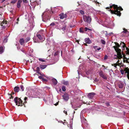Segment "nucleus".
Instances as JSON below:
<instances>
[{
    "label": "nucleus",
    "instance_id": "b1692460",
    "mask_svg": "<svg viewBox=\"0 0 129 129\" xmlns=\"http://www.w3.org/2000/svg\"><path fill=\"white\" fill-rule=\"evenodd\" d=\"M101 43L103 44H105L106 43L103 40H101Z\"/></svg>",
    "mask_w": 129,
    "mask_h": 129
},
{
    "label": "nucleus",
    "instance_id": "a19ab883",
    "mask_svg": "<svg viewBox=\"0 0 129 129\" xmlns=\"http://www.w3.org/2000/svg\"><path fill=\"white\" fill-rule=\"evenodd\" d=\"M37 72L39 74H40L41 75V74L40 72H39V71H37Z\"/></svg>",
    "mask_w": 129,
    "mask_h": 129
},
{
    "label": "nucleus",
    "instance_id": "f257e3e1",
    "mask_svg": "<svg viewBox=\"0 0 129 129\" xmlns=\"http://www.w3.org/2000/svg\"><path fill=\"white\" fill-rule=\"evenodd\" d=\"M112 6L113 7L114 11L111 10V13H112L114 14H117V15L120 16L121 15V13L120 11H118V9L119 10H122L123 9L121 7H118L117 5H113L112 6H110V7L112 8Z\"/></svg>",
    "mask_w": 129,
    "mask_h": 129
},
{
    "label": "nucleus",
    "instance_id": "393cba45",
    "mask_svg": "<svg viewBox=\"0 0 129 129\" xmlns=\"http://www.w3.org/2000/svg\"><path fill=\"white\" fill-rule=\"evenodd\" d=\"M16 2V0H13L11 2V3L12 4H14Z\"/></svg>",
    "mask_w": 129,
    "mask_h": 129
},
{
    "label": "nucleus",
    "instance_id": "8fccbe9b",
    "mask_svg": "<svg viewBox=\"0 0 129 129\" xmlns=\"http://www.w3.org/2000/svg\"><path fill=\"white\" fill-rule=\"evenodd\" d=\"M43 81H46V79H44L43 78V80H42Z\"/></svg>",
    "mask_w": 129,
    "mask_h": 129
},
{
    "label": "nucleus",
    "instance_id": "ea45409f",
    "mask_svg": "<svg viewBox=\"0 0 129 129\" xmlns=\"http://www.w3.org/2000/svg\"><path fill=\"white\" fill-rule=\"evenodd\" d=\"M101 49V48L100 47H99L97 49V50L98 51H99V50H100Z\"/></svg>",
    "mask_w": 129,
    "mask_h": 129
},
{
    "label": "nucleus",
    "instance_id": "473e14b6",
    "mask_svg": "<svg viewBox=\"0 0 129 129\" xmlns=\"http://www.w3.org/2000/svg\"><path fill=\"white\" fill-rule=\"evenodd\" d=\"M7 39L6 38L4 40L3 42H4L6 43L7 42Z\"/></svg>",
    "mask_w": 129,
    "mask_h": 129
},
{
    "label": "nucleus",
    "instance_id": "ddd939ff",
    "mask_svg": "<svg viewBox=\"0 0 129 129\" xmlns=\"http://www.w3.org/2000/svg\"><path fill=\"white\" fill-rule=\"evenodd\" d=\"M14 90L15 92H18L19 90V88L18 87H16L14 88Z\"/></svg>",
    "mask_w": 129,
    "mask_h": 129
},
{
    "label": "nucleus",
    "instance_id": "2eb2a0df",
    "mask_svg": "<svg viewBox=\"0 0 129 129\" xmlns=\"http://www.w3.org/2000/svg\"><path fill=\"white\" fill-rule=\"evenodd\" d=\"M19 42L20 44L21 45L23 44L24 42V40L23 38L21 39L20 40Z\"/></svg>",
    "mask_w": 129,
    "mask_h": 129
},
{
    "label": "nucleus",
    "instance_id": "c85d7f7f",
    "mask_svg": "<svg viewBox=\"0 0 129 129\" xmlns=\"http://www.w3.org/2000/svg\"><path fill=\"white\" fill-rule=\"evenodd\" d=\"M30 38H26L25 40V41L26 42H28Z\"/></svg>",
    "mask_w": 129,
    "mask_h": 129
},
{
    "label": "nucleus",
    "instance_id": "aec40b11",
    "mask_svg": "<svg viewBox=\"0 0 129 129\" xmlns=\"http://www.w3.org/2000/svg\"><path fill=\"white\" fill-rule=\"evenodd\" d=\"M63 84L65 85H67L68 84V82L66 81H63Z\"/></svg>",
    "mask_w": 129,
    "mask_h": 129
},
{
    "label": "nucleus",
    "instance_id": "20e7f679",
    "mask_svg": "<svg viewBox=\"0 0 129 129\" xmlns=\"http://www.w3.org/2000/svg\"><path fill=\"white\" fill-rule=\"evenodd\" d=\"M120 71L122 75L128 74H129V69L127 68H125L123 69H121Z\"/></svg>",
    "mask_w": 129,
    "mask_h": 129
},
{
    "label": "nucleus",
    "instance_id": "bb28decb",
    "mask_svg": "<svg viewBox=\"0 0 129 129\" xmlns=\"http://www.w3.org/2000/svg\"><path fill=\"white\" fill-rule=\"evenodd\" d=\"M83 28H81L80 29V32H83L84 31L83 30Z\"/></svg>",
    "mask_w": 129,
    "mask_h": 129
},
{
    "label": "nucleus",
    "instance_id": "f8f14e48",
    "mask_svg": "<svg viewBox=\"0 0 129 129\" xmlns=\"http://www.w3.org/2000/svg\"><path fill=\"white\" fill-rule=\"evenodd\" d=\"M37 37H38L41 40H42V41H44L45 40V38H43L41 37V35H37Z\"/></svg>",
    "mask_w": 129,
    "mask_h": 129
},
{
    "label": "nucleus",
    "instance_id": "0eeeda50",
    "mask_svg": "<svg viewBox=\"0 0 129 129\" xmlns=\"http://www.w3.org/2000/svg\"><path fill=\"white\" fill-rule=\"evenodd\" d=\"M62 96L64 100L65 101H67L69 99V95L67 94H64Z\"/></svg>",
    "mask_w": 129,
    "mask_h": 129
},
{
    "label": "nucleus",
    "instance_id": "e433bc0d",
    "mask_svg": "<svg viewBox=\"0 0 129 129\" xmlns=\"http://www.w3.org/2000/svg\"><path fill=\"white\" fill-rule=\"evenodd\" d=\"M23 1L25 3H27V0H23Z\"/></svg>",
    "mask_w": 129,
    "mask_h": 129
},
{
    "label": "nucleus",
    "instance_id": "a878e982",
    "mask_svg": "<svg viewBox=\"0 0 129 129\" xmlns=\"http://www.w3.org/2000/svg\"><path fill=\"white\" fill-rule=\"evenodd\" d=\"M84 30H85V31H86L87 30H91V29H89L86 27L85 28Z\"/></svg>",
    "mask_w": 129,
    "mask_h": 129
},
{
    "label": "nucleus",
    "instance_id": "603ef678",
    "mask_svg": "<svg viewBox=\"0 0 129 129\" xmlns=\"http://www.w3.org/2000/svg\"><path fill=\"white\" fill-rule=\"evenodd\" d=\"M86 74L87 75H88L89 74V73H88V72L86 73Z\"/></svg>",
    "mask_w": 129,
    "mask_h": 129
},
{
    "label": "nucleus",
    "instance_id": "72a5a7b5",
    "mask_svg": "<svg viewBox=\"0 0 129 129\" xmlns=\"http://www.w3.org/2000/svg\"><path fill=\"white\" fill-rule=\"evenodd\" d=\"M66 26H64L62 28V29H63V30H64L65 29H66Z\"/></svg>",
    "mask_w": 129,
    "mask_h": 129
},
{
    "label": "nucleus",
    "instance_id": "c03bdc74",
    "mask_svg": "<svg viewBox=\"0 0 129 129\" xmlns=\"http://www.w3.org/2000/svg\"><path fill=\"white\" fill-rule=\"evenodd\" d=\"M27 99V98L25 97L24 98V100L25 101Z\"/></svg>",
    "mask_w": 129,
    "mask_h": 129
},
{
    "label": "nucleus",
    "instance_id": "f704fd0d",
    "mask_svg": "<svg viewBox=\"0 0 129 129\" xmlns=\"http://www.w3.org/2000/svg\"><path fill=\"white\" fill-rule=\"evenodd\" d=\"M40 71V68L39 67H37L36 68V71Z\"/></svg>",
    "mask_w": 129,
    "mask_h": 129
},
{
    "label": "nucleus",
    "instance_id": "4d7b16f0",
    "mask_svg": "<svg viewBox=\"0 0 129 129\" xmlns=\"http://www.w3.org/2000/svg\"><path fill=\"white\" fill-rule=\"evenodd\" d=\"M35 42H36V41H35Z\"/></svg>",
    "mask_w": 129,
    "mask_h": 129
},
{
    "label": "nucleus",
    "instance_id": "1a4fd4ad",
    "mask_svg": "<svg viewBox=\"0 0 129 129\" xmlns=\"http://www.w3.org/2000/svg\"><path fill=\"white\" fill-rule=\"evenodd\" d=\"M60 18L61 19H63L64 18H66L67 17V15L66 14H64L63 13H62L60 15Z\"/></svg>",
    "mask_w": 129,
    "mask_h": 129
},
{
    "label": "nucleus",
    "instance_id": "864d4df0",
    "mask_svg": "<svg viewBox=\"0 0 129 129\" xmlns=\"http://www.w3.org/2000/svg\"><path fill=\"white\" fill-rule=\"evenodd\" d=\"M70 27H73V26H70Z\"/></svg>",
    "mask_w": 129,
    "mask_h": 129
},
{
    "label": "nucleus",
    "instance_id": "4be33fe9",
    "mask_svg": "<svg viewBox=\"0 0 129 129\" xmlns=\"http://www.w3.org/2000/svg\"><path fill=\"white\" fill-rule=\"evenodd\" d=\"M62 90L64 91H65L66 90V88L65 86H63L62 87Z\"/></svg>",
    "mask_w": 129,
    "mask_h": 129
},
{
    "label": "nucleus",
    "instance_id": "c756f323",
    "mask_svg": "<svg viewBox=\"0 0 129 129\" xmlns=\"http://www.w3.org/2000/svg\"><path fill=\"white\" fill-rule=\"evenodd\" d=\"M39 60L40 61L43 62H44L45 61L44 59H42V58H39Z\"/></svg>",
    "mask_w": 129,
    "mask_h": 129
},
{
    "label": "nucleus",
    "instance_id": "9b49d317",
    "mask_svg": "<svg viewBox=\"0 0 129 129\" xmlns=\"http://www.w3.org/2000/svg\"><path fill=\"white\" fill-rule=\"evenodd\" d=\"M85 42L86 43L89 44L91 43V41L89 38H86L85 39Z\"/></svg>",
    "mask_w": 129,
    "mask_h": 129
},
{
    "label": "nucleus",
    "instance_id": "79ce46f5",
    "mask_svg": "<svg viewBox=\"0 0 129 129\" xmlns=\"http://www.w3.org/2000/svg\"><path fill=\"white\" fill-rule=\"evenodd\" d=\"M126 75L127 76V78L129 80V74H126Z\"/></svg>",
    "mask_w": 129,
    "mask_h": 129
},
{
    "label": "nucleus",
    "instance_id": "3c124183",
    "mask_svg": "<svg viewBox=\"0 0 129 129\" xmlns=\"http://www.w3.org/2000/svg\"><path fill=\"white\" fill-rule=\"evenodd\" d=\"M19 18H18L17 19V21H19Z\"/></svg>",
    "mask_w": 129,
    "mask_h": 129
},
{
    "label": "nucleus",
    "instance_id": "dca6fc26",
    "mask_svg": "<svg viewBox=\"0 0 129 129\" xmlns=\"http://www.w3.org/2000/svg\"><path fill=\"white\" fill-rule=\"evenodd\" d=\"M46 65H41L40 66L41 69H45L46 67Z\"/></svg>",
    "mask_w": 129,
    "mask_h": 129
},
{
    "label": "nucleus",
    "instance_id": "4468645a",
    "mask_svg": "<svg viewBox=\"0 0 129 129\" xmlns=\"http://www.w3.org/2000/svg\"><path fill=\"white\" fill-rule=\"evenodd\" d=\"M119 60H118L117 61V63H115L114 64V67H116V66H119L120 65V63L119 62Z\"/></svg>",
    "mask_w": 129,
    "mask_h": 129
},
{
    "label": "nucleus",
    "instance_id": "2f4dec72",
    "mask_svg": "<svg viewBox=\"0 0 129 129\" xmlns=\"http://www.w3.org/2000/svg\"><path fill=\"white\" fill-rule=\"evenodd\" d=\"M98 47L97 46H93V48L95 50V51H96V49H97L98 48Z\"/></svg>",
    "mask_w": 129,
    "mask_h": 129
},
{
    "label": "nucleus",
    "instance_id": "7c9ffc66",
    "mask_svg": "<svg viewBox=\"0 0 129 129\" xmlns=\"http://www.w3.org/2000/svg\"><path fill=\"white\" fill-rule=\"evenodd\" d=\"M80 13L81 14H82V15H83L84 14V12L82 10H80Z\"/></svg>",
    "mask_w": 129,
    "mask_h": 129
},
{
    "label": "nucleus",
    "instance_id": "39448f33",
    "mask_svg": "<svg viewBox=\"0 0 129 129\" xmlns=\"http://www.w3.org/2000/svg\"><path fill=\"white\" fill-rule=\"evenodd\" d=\"M83 18L85 22L90 23L91 22V18L90 16H88L84 15Z\"/></svg>",
    "mask_w": 129,
    "mask_h": 129
},
{
    "label": "nucleus",
    "instance_id": "cd10ccee",
    "mask_svg": "<svg viewBox=\"0 0 129 129\" xmlns=\"http://www.w3.org/2000/svg\"><path fill=\"white\" fill-rule=\"evenodd\" d=\"M20 88L21 89H22V91H23L24 90V87L22 85H21L20 86Z\"/></svg>",
    "mask_w": 129,
    "mask_h": 129
},
{
    "label": "nucleus",
    "instance_id": "49530a36",
    "mask_svg": "<svg viewBox=\"0 0 129 129\" xmlns=\"http://www.w3.org/2000/svg\"><path fill=\"white\" fill-rule=\"evenodd\" d=\"M72 108H75V107H74L73 105L72 104Z\"/></svg>",
    "mask_w": 129,
    "mask_h": 129
},
{
    "label": "nucleus",
    "instance_id": "6e6552de",
    "mask_svg": "<svg viewBox=\"0 0 129 129\" xmlns=\"http://www.w3.org/2000/svg\"><path fill=\"white\" fill-rule=\"evenodd\" d=\"M99 75L104 79H107L106 76L102 72H100L99 73Z\"/></svg>",
    "mask_w": 129,
    "mask_h": 129
},
{
    "label": "nucleus",
    "instance_id": "4c0bfd02",
    "mask_svg": "<svg viewBox=\"0 0 129 129\" xmlns=\"http://www.w3.org/2000/svg\"><path fill=\"white\" fill-rule=\"evenodd\" d=\"M107 57H107V56L106 55H105L104 57V59H107Z\"/></svg>",
    "mask_w": 129,
    "mask_h": 129
},
{
    "label": "nucleus",
    "instance_id": "7ed1b4c3",
    "mask_svg": "<svg viewBox=\"0 0 129 129\" xmlns=\"http://www.w3.org/2000/svg\"><path fill=\"white\" fill-rule=\"evenodd\" d=\"M14 101L16 105L18 106H22V101L20 98L16 97L15 98Z\"/></svg>",
    "mask_w": 129,
    "mask_h": 129
},
{
    "label": "nucleus",
    "instance_id": "09e8293b",
    "mask_svg": "<svg viewBox=\"0 0 129 129\" xmlns=\"http://www.w3.org/2000/svg\"><path fill=\"white\" fill-rule=\"evenodd\" d=\"M10 95V96H11V95ZM13 98V97H12V96H11V97H10V99H11V98Z\"/></svg>",
    "mask_w": 129,
    "mask_h": 129
},
{
    "label": "nucleus",
    "instance_id": "6ab92c4d",
    "mask_svg": "<svg viewBox=\"0 0 129 129\" xmlns=\"http://www.w3.org/2000/svg\"><path fill=\"white\" fill-rule=\"evenodd\" d=\"M119 88H122L123 86V84L122 83H120L119 85Z\"/></svg>",
    "mask_w": 129,
    "mask_h": 129
},
{
    "label": "nucleus",
    "instance_id": "6e6d98bb",
    "mask_svg": "<svg viewBox=\"0 0 129 129\" xmlns=\"http://www.w3.org/2000/svg\"><path fill=\"white\" fill-rule=\"evenodd\" d=\"M57 104H56L55 105L56 106L57 105Z\"/></svg>",
    "mask_w": 129,
    "mask_h": 129
},
{
    "label": "nucleus",
    "instance_id": "f3484780",
    "mask_svg": "<svg viewBox=\"0 0 129 129\" xmlns=\"http://www.w3.org/2000/svg\"><path fill=\"white\" fill-rule=\"evenodd\" d=\"M6 24L7 22H6V21H4V20L1 23V25L4 26H6V25H5Z\"/></svg>",
    "mask_w": 129,
    "mask_h": 129
},
{
    "label": "nucleus",
    "instance_id": "37998d69",
    "mask_svg": "<svg viewBox=\"0 0 129 129\" xmlns=\"http://www.w3.org/2000/svg\"><path fill=\"white\" fill-rule=\"evenodd\" d=\"M63 112H64V113H65V114H66V115H67V111H63Z\"/></svg>",
    "mask_w": 129,
    "mask_h": 129
},
{
    "label": "nucleus",
    "instance_id": "c9c22d12",
    "mask_svg": "<svg viewBox=\"0 0 129 129\" xmlns=\"http://www.w3.org/2000/svg\"><path fill=\"white\" fill-rule=\"evenodd\" d=\"M55 25V24L54 23H52L50 24V25L51 26H52V25L53 26V25Z\"/></svg>",
    "mask_w": 129,
    "mask_h": 129
},
{
    "label": "nucleus",
    "instance_id": "9d476101",
    "mask_svg": "<svg viewBox=\"0 0 129 129\" xmlns=\"http://www.w3.org/2000/svg\"><path fill=\"white\" fill-rule=\"evenodd\" d=\"M22 0H18L17 4V6L18 8H19L21 7V4L22 3Z\"/></svg>",
    "mask_w": 129,
    "mask_h": 129
},
{
    "label": "nucleus",
    "instance_id": "412c9836",
    "mask_svg": "<svg viewBox=\"0 0 129 129\" xmlns=\"http://www.w3.org/2000/svg\"><path fill=\"white\" fill-rule=\"evenodd\" d=\"M3 52V47H0V53H2Z\"/></svg>",
    "mask_w": 129,
    "mask_h": 129
},
{
    "label": "nucleus",
    "instance_id": "f03ea898",
    "mask_svg": "<svg viewBox=\"0 0 129 129\" xmlns=\"http://www.w3.org/2000/svg\"><path fill=\"white\" fill-rule=\"evenodd\" d=\"M115 46H114L113 47L115 51L117 53V57L118 58L120 59L122 58V55L121 53V50L119 48V47L120 46L117 43H115Z\"/></svg>",
    "mask_w": 129,
    "mask_h": 129
},
{
    "label": "nucleus",
    "instance_id": "5fc2aeb1",
    "mask_svg": "<svg viewBox=\"0 0 129 129\" xmlns=\"http://www.w3.org/2000/svg\"><path fill=\"white\" fill-rule=\"evenodd\" d=\"M108 8H109V7H107V8H106V9H108Z\"/></svg>",
    "mask_w": 129,
    "mask_h": 129
},
{
    "label": "nucleus",
    "instance_id": "de8ad7c7",
    "mask_svg": "<svg viewBox=\"0 0 129 129\" xmlns=\"http://www.w3.org/2000/svg\"><path fill=\"white\" fill-rule=\"evenodd\" d=\"M6 0H2V3L3 2H4Z\"/></svg>",
    "mask_w": 129,
    "mask_h": 129
},
{
    "label": "nucleus",
    "instance_id": "5701e85b",
    "mask_svg": "<svg viewBox=\"0 0 129 129\" xmlns=\"http://www.w3.org/2000/svg\"><path fill=\"white\" fill-rule=\"evenodd\" d=\"M44 76L43 75L40 76L38 77V78L40 79H42V80H43Z\"/></svg>",
    "mask_w": 129,
    "mask_h": 129
},
{
    "label": "nucleus",
    "instance_id": "423d86ee",
    "mask_svg": "<svg viewBox=\"0 0 129 129\" xmlns=\"http://www.w3.org/2000/svg\"><path fill=\"white\" fill-rule=\"evenodd\" d=\"M95 94V93L94 92L89 93L88 95V98L92 99L93 97V96Z\"/></svg>",
    "mask_w": 129,
    "mask_h": 129
},
{
    "label": "nucleus",
    "instance_id": "a18cd8bd",
    "mask_svg": "<svg viewBox=\"0 0 129 129\" xmlns=\"http://www.w3.org/2000/svg\"><path fill=\"white\" fill-rule=\"evenodd\" d=\"M45 12H44V13H43V14L42 15V16L43 17V16H44V15L45 14Z\"/></svg>",
    "mask_w": 129,
    "mask_h": 129
},
{
    "label": "nucleus",
    "instance_id": "58836bf2",
    "mask_svg": "<svg viewBox=\"0 0 129 129\" xmlns=\"http://www.w3.org/2000/svg\"><path fill=\"white\" fill-rule=\"evenodd\" d=\"M123 32L124 33H126L127 31L126 30L124 29Z\"/></svg>",
    "mask_w": 129,
    "mask_h": 129
},
{
    "label": "nucleus",
    "instance_id": "a211bd4d",
    "mask_svg": "<svg viewBox=\"0 0 129 129\" xmlns=\"http://www.w3.org/2000/svg\"><path fill=\"white\" fill-rule=\"evenodd\" d=\"M53 82L54 85H56L57 83V81L55 79H53L52 80Z\"/></svg>",
    "mask_w": 129,
    "mask_h": 129
}]
</instances>
